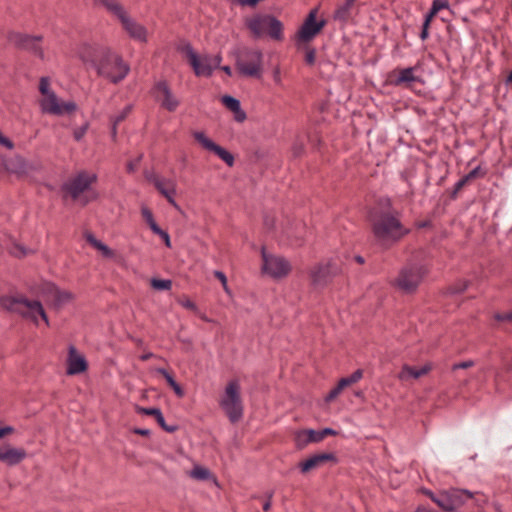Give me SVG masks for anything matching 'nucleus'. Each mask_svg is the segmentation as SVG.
I'll list each match as a JSON object with an SVG mask.
<instances>
[{"label":"nucleus","instance_id":"59","mask_svg":"<svg viewBox=\"0 0 512 512\" xmlns=\"http://www.w3.org/2000/svg\"><path fill=\"white\" fill-rule=\"evenodd\" d=\"M336 432L330 428H325L323 430H321V441L327 437L328 435H335Z\"/></svg>","mask_w":512,"mask_h":512},{"label":"nucleus","instance_id":"39","mask_svg":"<svg viewBox=\"0 0 512 512\" xmlns=\"http://www.w3.org/2000/svg\"><path fill=\"white\" fill-rule=\"evenodd\" d=\"M155 420L157 421V423L167 432H174L176 430V427L175 426H168L165 422V419L163 417V414L160 413L159 416H157L155 418Z\"/></svg>","mask_w":512,"mask_h":512},{"label":"nucleus","instance_id":"36","mask_svg":"<svg viewBox=\"0 0 512 512\" xmlns=\"http://www.w3.org/2000/svg\"><path fill=\"white\" fill-rule=\"evenodd\" d=\"M130 111H131V107L127 106L119 115H117L113 119V135H115V133H116V126L127 117V115L130 113Z\"/></svg>","mask_w":512,"mask_h":512},{"label":"nucleus","instance_id":"47","mask_svg":"<svg viewBox=\"0 0 512 512\" xmlns=\"http://www.w3.org/2000/svg\"><path fill=\"white\" fill-rule=\"evenodd\" d=\"M363 376V371L358 369L356 370L354 373H352V375H350L348 378L351 382V384H354L356 382H358Z\"/></svg>","mask_w":512,"mask_h":512},{"label":"nucleus","instance_id":"26","mask_svg":"<svg viewBox=\"0 0 512 512\" xmlns=\"http://www.w3.org/2000/svg\"><path fill=\"white\" fill-rule=\"evenodd\" d=\"M221 101L227 109L234 113V119L237 122H243L246 119V114L241 109L239 100L232 96L225 95L222 97Z\"/></svg>","mask_w":512,"mask_h":512},{"label":"nucleus","instance_id":"43","mask_svg":"<svg viewBox=\"0 0 512 512\" xmlns=\"http://www.w3.org/2000/svg\"><path fill=\"white\" fill-rule=\"evenodd\" d=\"M315 58H316V53H315V50L313 49H308L306 51V55H305V61L307 64L309 65H313L314 62H315Z\"/></svg>","mask_w":512,"mask_h":512},{"label":"nucleus","instance_id":"19","mask_svg":"<svg viewBox=\"0 0 512 512\" xmlns=\"http://www.w3.org/2000/svg\"><path fill=\"white\" fill-rule=\"evenodd\" d=\"M150 181L153 183V185L159 191V193L163 195L173 207H175L178 210L180 209L179 205L176 203L174 199L177 187L175 180L153 175L150 178Z\"/></svg>","mask_w":512,"mask_h":512},{"label":"nucleus","instance_id":"23","mask_svg":"<svg viewBox=\"0 0 512 512\" xmlns=\"http://www.w3.org/2000/svg\"><path fill=\"white\" fill-rule=\"evenodd\" d=\"M432 369V365L430 363L425 364L421 368L411 367L409 365H404L398 375V378L401 381H409L411 379H418L422 376L427 375Z\"/></svg>","mask_w":512,"mask_h":512},{"label":"nucleus","instance_id":"18","mask_svg":"<svg viewBox=\"0 0 512 512\" xmlns=\"http://www.w3.org/2000/svg\"><path fill=\"white\" fill-rule=\"evenodd\" d=\"M154 93L157 101L161 104V106L173 112L179 106L178 98L173 94L167 82L160 81L155 85Z\"/></svg>","mask_w":512,"mask_h":512},{"label":"nucleus","instance_id":"31","mask_svg":"<svg viewBox=\"0 0 512 512\" xmlns=\"http://www.w3.org/2000/svg\"><path fill=\"white\" fill-rule=\"evenodd\" d=\"M141 215H142L143 219L145 220V222L150 227V229L153 231V233L160 232L161 228L156 224L153 214H152V211L148 207L143 206L141 208Z\"/></svg>","mask_w":512,"mask_h":512},{"label":"nucleus","instance_id":"5","mask_svg":"<svg viewBox=\"0 0 512 512\" xmlns=\"http://www.w3.org/2000/svg\"><path fill=\"white\" fill-rule=\"evenodd\" d=\"M40 98L38 100L41 111L46 114L62 116L76 110L73 101H64L51 89L50 79L42 77L39 82Z\"/></svg>","mask_w":512,"mask_h":512},{"label":"nucleus","instance_id":"3","mask_svg":"<svg viewBox=\"0 0 512 512\" xmlns=\"http://www.w3.org/2000/svg\"><path fill=\"white\" fill-rule=\"evenodd\" d=\"M371 222L375 238L385 246L399 241L409 231L391 212L377 213L371 217Z\"/></svg>","mask_w":512,"mask_h":512},{"label":"nucleus","instance_id":"46","mask_svg":"<svg viewBox=\"0 0 512 512\" xmlns=\"http://www.w3.org/2000/svg\"><path fill=\"white\" fill-rule=\"evenodd\" d=\"M342 391L340 390V388L338 386H336L335 388H333L329 393L328 395L326 396V401L327 402H330L332 400H334L335 398L338 397V395L341 393Z\"/></svg>","mask_w":512,"mask_h":512},{"label":"nucleus","instance_id":"30","mask_svg":"<svg viewBox=\"0 0 512 512\" xmlns=\"http://www.w3.org/2000/svg\"><path fill=\"white\" fill-rule=\"evenodd\" d=\"M157 372L161 374L167 381L168 385L174 390L177 396L182 397L184 391L181 386L174 380V378L163 368H158Z\"/></svg>","mask_w":512,"mask_h":512},{"label":"nucleus","instance_id":"21","mask_svg":"<svg viewBox=\"0 0 512 512\" xmlns=\"http://www.w3.org/2000/svg\"><path fill=\"white\" fill-rule=\"evenodd\" d=\"M87 361L74 346H70L67 356V374L76 375L87 370Z\"/></svg>","mask_w":512,"mask_h":512},{"label":"nucleus","instance_id":"6","mask_svg":"<svg viewBox=\"0 0 512 512\" xmlns=\"http://www.w3.org/2000/svg\"><path fill=\"white\" fill-rule=\"evenodd\" d=\"M95 2L103 5L110 14L116 17L131 38L140 42L147 41L146 28L132 19L117 0H95Z\"/></svg>","mask_w":512,"mask_h":512},{"label":"nucleus","instance_id":"37","mask_svg":"<svg viewBox=\"0 0 512 512\" xmlns=\"http://www.w3.org/2000/svg\"><path fill=\"white\" fill-rule=\"evenodd\" d=\"M137 412L140 414L153 416L154 418H156L157 416H159L160 413H162L158 408H144V407H138Z\"/></svg>","mask_w":512,"mask_h":512},{"label":"nucleus","instance_id":"52","mask_svg":"<svg viewBox=\"0 0 512 512\" xmlns=\"http://www.w3.org/2000/svg\"><path fill=\"white\" fill-rule=\"evenodd\" d=\"M157 235H159L165 242V245L167 247H170L171 246V242H170V237L168 235V233H166L165 231H163L162 229H160V232L159 233H156Z\"/></svg>","mask_w":512,"mask_h":512},{"label":"nucleus","instance_id":"1","mask_svg":"<svg viewBox=\"0 0 512 512\" xmlns=\"http://www.w3.org/2000/svg\"><path fill=\"white\" fill-rule=\"evenodd\" d=\"M82 62L93 68L97 74L112 83L122 81L129 72V66L122 57L107 46L83 43L77 51Z\"/></svg>","mask_w":512,"mask_h":512},{"label":"nucleus","instance_id":"11","mask_svg":"<svg viewBox=\"0 0 512 512\" xmlns=\"http://www.w3.org/2000/svg\"><path fill=\"white\" fill-rule=\"evenodd\" d=\"M426 273L427 269L424 265L409 263L400 270L394 285L402 292L412 293L417 289Z\"/></svg>","mask_w":512,"mask_h":512},{"label":"nucleus","instance_id":"64","mask_svg":"<svg viewBox=\"0 0 512 512\" xmlns=\"http://www.w3.org/2000/svg\"><path fill=\"white\" fill-rule=\"evenodd\" d=\"M221 69L229 76L232 75V71H231V68L229 66H223L221 67Z\"/></svg>","mask_w":512,"mask_h":512},{"label":"nucleus","instance_id":"41","mask_svg":"<svg viewBox=\"0 0 512 512\" xmlns=\"http://www.w3.org/2000/svg\"><path fill=\"white\" fill-rule=\"evenodd\" d=\"M180 304H181L184 308H186V309H188V310H191V311H197V306H196V304H195L193 301H191L190 299H188V298H185V299H183V300H180Z\"/></svg>","mask_w":512,"mask_h":512},{"label":"nucleus","instance_id":"48","mask_svg":"<svg viewBox=\"0 0 512 512\" xmlns=\"http://www.w3.org/2000/svg\"><path fill=\"white\" fill-rule=\"evenodd\" d=\"M469 285V282L466 281V280H463L461 281L459 284H457L454 288H453V292L455 293H461L463 291H465L467 289Z\"/></svg>","mask_w":512,"mask_h":512},{"label":"nucleus","instance_id":"28","mask_svg":"<svg viewBox=\"0 0 512 512\" xmlns=\"http://www.w3.org/2000/svg\"><path fill=\"white\" fill-rule=\"evenodd\" d=\"M86 241L98 250L101 255L108 259H114L116 257V253L114 250L110 249L107 245L96 239L92 234L88 233L85 235Z\"/></svg>","mask_w":512,"mask_h":512},{"label":"nucleus","instance_id":"38","mask_svg":"<svg viewBox=\"0 0 512 512\" xmlns=\"http://www.w3.org/2000/svg\"><path fill=\"white\" fill-rule=\"evenodd\" d=\"M448 8L447 0H433L431 9L434 13H437L442 10Z\"/></svg>","mask_w":512,"mask_h":512},{"label":"nucleus","instance_id":"29","mask_svg":"<svg viewBox=\"0 0 512 512\" xmlns=\"http://www.w3.org/2000/svg\"><path fill=\"white\" fill-rule=\"evenodd\" d=\"M354 5V2L346 0L345 3L339 6L335 11L334 18L339 21H347L352 17Z\"/></svg>","mask_w":512,"mask_h":512},{"label":"nucleus","instance_id":"4","mask_svg":"<svg viewBox=\"0 0 512 512\" xmlns=\"http://www.w3.org/2000/svg\"><path fill=\"white\" fill-rule=\"evenodd\" d=\"M0 306L10 312L17 313L34 323H38L40 317L46 325H49L48 317L42 304L38 300H30L24 296H2Z\"/></svg>","mask_w":512,"mask_h":512},{"label":"nucleus","instance_id":"42","mask_svg":"<svg viewBox=\"0 0 512 512\" xmlns=\"http://www.w3.org/2000/svg\"><path fill=\"white\" fill-rule=\"evenodd\" d=\"M306 435L310 436L312 442H320L321 441V431L307 429Z\"/></svg>","mask_w":512,"mask_h":512},{"label":"nucleus","instance_id":"15","mask_svg":"<svg viewBox=\"0 0 512 512\" xmlns=\"http://www.w3.org/2000/svg\"><path fill=\"white\" fill-rule=\"evenodd\" d=\"M40 36H29L25 34H21L18 32H11L8 35V41L18 47L31 50L35 55L44 58V52L42 48L39 46V42L41 41Z\"/></svg>","mask_w":512,"mask_h":512},{"label":"nucleus","instance_id":"25","mask_svg":"<svg viewBox=\"0 0 512 512\" xmlns=\"http://www.w3.org/2000/svg\"><path fill=\"white\" fill-rule=\"evenodd\" d=\"M332 459V455L329 453H321L316 454L307 460L301 462L299 464V467L301 469L302 473H307L315 468H318L323 463L327 462L328 460Z\"/></svg>","mask_w":512,"mask_h":512},{"label":"nucleus","instance_id":"17","mask_svg":"<svg viewBox=\"0 0 512 512\" xmlns=\"http://www.w3.org/2000/svg\"><path fill=\"white\" fill-rule=\"evenodd\" d=\"M194 139L206 150L213 152L220 159H222L227 165L232 166L234 163V157L231 153L226 151L221 146L214 143L210 138H208L203 132H193Z\"/></svg>","mask_w":512,"mask_h":512},{"label":"nucleus","instance_id":"40","mask_svg":"<svg viewBox=\"0 0 512 512\" xmlns=\"http://www.w3.org/2000/svg\"><path fill=\"white\" fill-rule=\"evenodd\" d=\"M304 152V145L303 142L300 140H296L293 147H292V153L294 157H300Z\"/></svg>","mask_w":512,"mask_h":512},{"label":"nucleus","instance_id":"13","mask_svg":"<svg viewBox=\"0 0 512 512\" xmlns=\"http://www.w3.org/2000/svg\"><path fill=\"white\" fill-rule=\"evenodd\" d=\"M317 12L318 10L315 8L308 14L297 32V42L307 43L311 41L324 28L326 21L324 19L317 20Z\"/></svg>","mask_w":512,"mask_h":512},{"label":"nucleus","instance_id":"8","mask_svg":"<svg viewBox=\"0 0 512 512\" xmlns=\"http://www.w3.org/2000/svg\"><path fill=\"white\" fill-rule=\"evenodd\" d=\"M246 27L259 38L268 35L272 39L281 40L283 38V24L271 15L257 14L246 18Z\"/></svg>","mask_w":512,"mask_h":512},{"label":"nucleus","instance_id":"62","mask_svg":"<svg viewBox=\"0 0 512 512\" xmlns=\"http://www.w3.org/2000/svg\"><path fill=\"white\" fill-rule=\"evenodd\" d=\"M135 433L142 436H148L150 434V431L147 429H135Z\"/></svg>","mask_w":512,"mask_h":512},{"label":"nucleus","instance_id":"45","mask_svg":"<svg viewBox=\"0 0 512 512\" xmlns=\"http://www.w3.org/2000/svg\"><path fill=\"white\" fill-rule=\"evenodd\" d=\"M474 365V362L471 361V360H468V361H463V362H460V363H457V364H454L452 366V370H457V369H467V368H470Z\"/></svg>","mask_w":512,"mask_h":512},{"label":"nucleus","instance_id":"49","mask_svg":"<svg viewBox=\"0 0 512 512\" xmlns=\"http://www.w3.org/2000/svg\"><path fill=\"white\" fill-rule=\"evenodd\" d=\"M498 321H508L512 322V311L508 313H499L495 316Z\"/></svg>","mask_w":512,"mask_h":512},{"label":"nucleus","instance_id":"14","mask_svg":"<svg viewBox=\"0 0 512 512\" xmlns=\"http://www.w3.org/2000/svg\"><path fill=\"white\" fill-rule=\"evenodd\" d=\"M262 270L273 278H281L286 276L291 266L287 260L280 256L268 254L266 250L262 249Z\"/></svg>","mask_w":512,"mask_h":512},{"label":"nucleus","instance_id":"16","mask_svg":"<svg viewBox=\"0 0 512 512\" xmlns=\"http://www.w3.org/2000/svg\"><path fill=\"white\" fill-rule=\"evenodd\" d=\"M40 294L45 301L51 303L56 308L68 303L72 298L69 292L61 291L54 284L49 282L42 284Z\"/></svg>","mask_w":512,"mask_h":512},{"label":"nucleus","instance_id":"58","mask_svg":"<svg viewBox=\"0 0 512 512\" xmlns=\"http://www.w3.org/2000/svg\"><path fill=\"white\" fill-rule=\"evenodd\" d=\"M429 27H430V26H425V24H423V26H422V31H421V33H420V38H421L422 40H426V39L428 38V36H429V31H428V30H429Z\"/></svg>","mask_w":512,"mask_h":512},{"label":"nucleus","instance_id":"7","mask_svg":"<svg viewBox=\"0 0 512 512\" xmlns=\"http://www.w3.org/2000/svg\"><path fill=\"white\" fill-rule=\"evenodd\" d=\"M219 405L230 422L236 423L243 417L244 407L241 387L237 380H231L227 383L219 399Z\"/></svg>","mask_w":512,"mask_h":512},{"label":"nucleus","instance_id":"32","mask_svg":"<svg viewBox=\"0 0 512 512\" xmlns=\"http://www.w3.org/2000/svg\"><path fill=\"white\" fill-rule=\"evenodd\" d=\"M191 477L197 480H206L210 476V472L208 469L201 467V466H195L193 470L190 473Z\"/></svg>","mask_w":512,"mask_h":512},{"label":"nucleus","instance_id":"51","mask_svg":"<svg viewBox=\"0 0 512 512\" xmlns=\"http://www.w3.org/2000/svg\"><path fill=\"white\" fill-rule=\"evenodd\" d=\"M350 385H352V384L348 377L340 379L337 384V386L340 388L341 391H343V389H345L346 387H348Z\"/></svg>","mask_w":512,"mask_h":512},{"label":"nucleus","instance_id":"12","mask_svg":"<svg viewBox=\"0 0 512 512\" xmlns=\"http://www.w3.org/2000/svg\"><path fill=\"white\" fill-rule=\"evenodd\" d=\"M263 55L261 51L245 49L237 57L236 66L238 71L248 77H260L262 73Z\"/></svg>","mask_w":512,"mask_h":512},{"label":"nucleus","instance_id":"56","mask_svg":"<svg viewBox=\"0 0 512 512\" xmlns=\"http://www.w3.org/2000/svg\"><path fill=\"white\" fill-rule=\"evenodd\" d=\"M0 144L5 146V147H7V148H9V149L13 148V143L9 139H7L4 136H2L1 133H0Z\"/></svg>","mask_w":512,"mask_h":512},{"label":"nucleus","instance_id":"20","mask_svg":"<svg viewBox=\"0 0 512 512\" xmlns=\"http://www.w3.org/2000/svg\"><path fill=\"white\" fill-rule=\"evenodd\" d=\"M416 67H408L402 69H395L389 75V81L394 86L410 87L411 83L419 81V78L414 74Z\"/></svg>","mask_w":512,"mask_h":512},{"label":"nucleus","instance_id":"10","mask_svg":"<svg viewBox=\"0 0 512 512\" xmlns=\"http://www.w3.org/2000/svg\"><path fill=\"white\" fill-rule=\"evenodd\" d=\"M425 494L438 505L441 509L447 512H453L463 506L467 500L474 498V494L468 490L463 489H450L434 495L430 491H425Z\"/></svg>","mask_w":512,"mask_h":512},{"label":"nucleus","instance_id":"27","mask_svg":"<svg viewBox=\"0 0 512 512\" xmlns=\"http://www.w3.org/2000/svg\"><path fill=\"white\" fill-rule=\"evenodd\" d=\"M4 166L7 171L18 175L25 174L28 171V165L26 161L19 156H16L10 160H6L4 162Z\"/></svg>","mask_w":512,"mask_h":512},{"label":"nucleus","instance_id":"61","mask_svg":"<svg viewBox=\"0 0 512 512\" xmlns=\"http://www.w3.org/2000/svg\"><path fill=\"white\" fill-rule=\"evenodd\" d=\"M478 171L479 170L476 168V169L472 170L471 172H469L465 177L468 178V181L470 182L471 180H473L474 178L477 177Z\"/></svg>","mask_w":512,"mask_h":512},{"label":"nucleus","instance_id":"60","mask_svg":"<svg viewBox=\"0 0 512 512\" xmlns=\"http://www.w3.org/2000/svg\"><path fill=\"white\" fill-rule=\"evenodd\" d=\"M214 276L221 282V284H225L227 278L224 275V273H222L221 271H215Z\"/></svg>","mask_w":512,"mask_h":512},{"label":"nucleus","instance_id":"34","mask_svg":"<svg viewBox=\"0 0 512 512\" xmlns=\"http://www.w3.org/2000/svg\"><path fill=\"white\" fill-rule=\"evenodd\" d=\"M306 433L307 430H302L296 434V443L298 446L303 447L308 443L312 442L310 436L306 435Z\"/></svg>","mask_w":512,"mask_h":512},{"label":"nucleus","instance_id":"53","mask_svg":"<svg viewBox=\"0 0 512 512\" xmlns=\"http://www.w3.org/2000/svg\"><path fill=\"white\" fill-rule=\"evenodd\" d=\"M469 183L468 178L465 176L461 178L455 185V190L460 191L463 187H465Z\"/></svg>","mask_w":512,"mask_h":512},{"label":"nucleus","instance_id":"63","mask_svg":"<svg viewBox=\"0 0 512 512\" xmlns=\"http://www.w3.org/2000/svg\"><path fill=\"white\" fill-rule=\"evenodd\" d=\"M271 495L269 496V499L263 504V510L265 512L269 511L270 507H271Z\"/></svg>","mask_w":512,"mask_h":512},{"label":"nucleus","instance_id":"44","mask_svg":"<svg viewBox=\"0 0 512 512\" xmlns=\"http://www.w3.org/2000/svg\"><path fill=\"white\" fill-rule=\"evenodd\" d=\"M87 128H88V126L84 125V126L78 128V129H76L74 131V138H75V140L80 141L84 137V135L86 134Z\"/></svg>","mask_w":512,"mask_h":512},{"label":"nucleus","instance_id":"50","mask_svg":"<svg viewBox=\"0 0 512 512\" xmlns=\"http://www.w3.org/2000/svg\"><path fill=\"white\" fill-rule=\"evenodd\" d=\"M140 158L141 157H138L136 160L130 161L127 163V166H126L127 172L132 173L137 169Z\"/></svg>","mask_w":512,"mask_h":512},{"label":"nucleus","instance_id":"9","mask_svg":"<svg viewBox=\"0 0 512 512\" xmlns=\"http://www.w3.org/2000/svg\"><path fill=\"white\" fill-rule=\"evenodd\" d=\"M189 64L197 76L209 77L213 70L218 68L221 62L220 55H203L199 56L191 47L190 44H183L180 47Z\"/></svg>","mask_w":512,"mask_h":512},{"label":"nucleus","instance_id":"24","mask_svg":"<svg viewBox=\"0 0 512 512\" xmlns=\"http://www.w3.org/2000/svg\"><path fill=\"white\" fill-rule=\"evenodd\" d=\"M26 456L24 449L13 448L10 446L1 447V461L8 465H16L20 463Z\"/></svg>","mask_w":512,"mask_h":512},{"label":"nucleus","instance_id":"55","mask_svg":"<svg viewBox=\"0 0 512 512\" xmlns=\"http://www.w3.org/2000/svg\"><path fill=\"white\" fill-rule=\"evenodd\" d=\"M285 233H286V235H287V237H288V238H290V237H295V238H296V244H297V245H300V243H299V239H300V237H301V236H300V235H298L297 233H294V231L292 230V228H287V229L285 230Z\"/></svg>","mask_w":512,"mask_h":512},{"label":"nucleus","instance_id":"33","mask_svg":"<svg viewBox=\"0 0 512 512\" xmlns=\"http://www.w3.org/2000/svg\"><path fill=\"white\" fill-rule=\"evenodd\" d=\"M151 286L156 290H169L172 282L170 280L152 279Z\"/></svg>","mask_w":512,"mask_h":512},{"label":"nucleus","instance_id":"54","mask_svg":"<svg viewBox=\"0 0 512 512\" xmlns=\"http://www.w3.org/2000/svg\"><path fill=\"white\" fill-rule=\"evenodd\" d=\"M437 15V13H434L432 9H430V12L425 16L424 23L425 26H430L433 18Z\"/></svg>","mask_w":512,"mask_h":512},{"label":"nucleus","instance_id":"22","mask_svg":"<svg viewBox=\"0 0 512 512\" xmlns=\"http://www.w3.org/2000/svg\"><path fill=\"white\" fill-rule=\"evenodd\" d=\"M337 267L335 264H319L311 269L310 277L312 283L316 286H322L327 283L331 274L336 273Z\"/></svg>","mask_w":512,"mask_h":512},{"label":"nucleus","instance_id":"35","mask_svg":"<svg viewBox=\"0 0 512 512\" xmlns=\"http://www.w3.org/2000/svg\"><path fill=\"white\" fill-rule=\"evenodd\" d=\"M10 253L16 257H23L30 253L29 250H27L25 247H23L20 244H13L10 248Z\"/></svg>","mask_w":512,"mask_h":512},{"label":"nucleus","instance_id":"57","mask_svg":"<svg viewBox=\"0 0 512 512\" xmlns=\"http://www.w3.org/2000/svg\"><path fill=\"white\" fill-rule=\"evenodd\" d=\"M14 429L11 426H6L4 428H0V438L4 437L5 435L13 433Z\"/></svg>","mask_w":512,"mask_h":512},{"label":"nucleus","instance_id":"2","mask_svg":"<svg viewBox=\"0 0 512 512\" xmlns=\"http://www.w3.org/2000/svg\"><path fill=\"white\" fill-rule=\"evenodd\" d=\"M96 181L95 173L86 170L79 171L63 184V198H70L81 206L87 205L98 197V193L92 187Z\"/></svg>","mask_w":512,"mask_h":512}]
</instances>
